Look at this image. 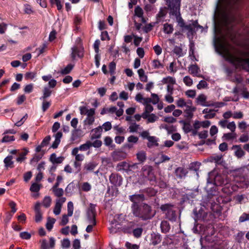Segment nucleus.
<instances>
[{
  "instance_id": "obj_1",
  "label": "nucleus",
  "mask_w": 249,
  "mask_h": 249,
  "mask_svg": "<svg viewBox=\"0 0 249 249\" xmlns=\"http://www.w3.org/2000/svg\"><path fill=\"white\" fill-rule=\"evenodd\" d=\"M239 0H219L213 16L214 38L213 42L216 52L222 56L217 49L218 40L229 47L231 53L238 51L233 49L227 42V36L231 37L230 34L232 30L234 18L231 10Z\"/></svg>"
},
{
  "instance_id": "obj_2",
  "label": "nucleus",
  "mask_w": 249,
  "mask_h": 249,
  "mask_svg": "<svg viewBox=\"0 0 249 249\" xmlns=\"http://www.w3.org/2000/svg\"><path fill=\"white\" fill-rule=\"evenodd\" d=\"M217 49L226 60L236 67L249 71V46L247 47L246 50L235 51L231 53L229 47L222 44L219 39Z\"/></svg>"
},
{
  "instance_id": "obj_3",
  "label": "nucleus",
  "mask_w": 249,
  "mask_h": 249,
  "mask_svg": "<svg viewBox=\"0 0 249 249\" xmlns=\"http://www.w3.org/2000/svg\"><path fill=\"white\" fill-rule=\"evenodd\" d=\"M229 182L230 180L226 174H218L216 170H213L208 174L205 189L209 196H215L217 194L215 185H225Z\"/></svg>"
},
{
  "instance_id": "obj_4",
  "label": "nucleus",
  "mask_w": 249,
  "mask_h": 249,
  "mask_svg": "<svg viewBox=\"0 0 249 249\" xmlns=\"http://www.w3.org/2000/svg\"><path fill=\"white\" fill-rule=\"evenodd\" d=\"M180 2V0H175L174 3H170L168 6L171 10V13L172 15H175L176 17L178 25L182 28L183 31H187L189 34H193L196 30H197L198 28H201L202 27L198 25L196 20L192 21L191 23L187 24H185L183 19L180 17L179 12Z\"/></svg>"
},
{
  "instance_id": "obj_5",
  "label": "nucleus",
  "mask_w": 249,
  "mask_h": 249,
  "mask_svg": "<svg viewBox=\"0 0 249 249\" xmlns=\"http://www.w3.org/2000/svg\"><path fill=\"white\" fill-rule=\"evenodd\" d=\"M133 214L136 217H138L142 220H147L151 218L154 215L152 213L150 206L146 204H143L139 206V207L133 206Z\"/></svg>"
},
{
  "instance_id": "obj_6",
  "label": "nucleus",
  "mask_w": 249,
  "mask_h": 249,
  "mask_svg": "<svg viewBox=\"0 0 249 249\" xmlns=\"http://www.w3.org/2000/svg\"><path fill=\"white\" fill-rule=\"evenodd\" d=\"M160 209L162 211L165 212L167 219L172 221L176 220L177 215L175 213V211L173 209V206L166 204L161 205Z\"/></svg>"
},
{
  "instance_id": "obj_7",
  "label": "nucleus",
  "mask_w": 249,
  "mask_h": 249,
  "mask_svg": "<svg viewBox=\"0 0 249 249\" xmlns=\"http://www.w3.org/2000/svg\"><path fill=\"white\" fill-rule=\"evenodd\" d=\"M71 56L74 60L76 58H81L83 56V48L79 42L76 45L71 48Z\"/></svg>"
},
{
  "instance_id": "obj_8",
  "label": "nucleus",
  "mask_w": 249,
  "mask_h": 249,
  "mask_svg": "<svg viewBox=\"0 0 249 249\" xmlns=\"http://www.w3.org/2000/svg\"><path fill=\"white\" fill-rule=\"evenodd\" d=\"M130 200L133 203L131 206L132 212L133 211V206L139 207V205L144 199V196L142 194H135L129 196Z\"/></svg>"
},
{
  "instance_id": "obj_9",
  "label": "nucleus",
  "mask_w": 249,
  "mask_h": 249,
  "mask_svg": "<svg viewBox=\"0 0 249 249\" xmlns=\"http://www.w3.org/2000/svg\"><path fill=\"white\" fill-rule=\"evenodd\" d=\"M95 205L90 204L89 207L87 212V218L89 223L96 224L95 215Z\"/></svg>"
},
{
  "instance_id": "obj_10",
  "label": "nucleus",
  "mask_w": 249,
  "mask_h": 249,
  "mask_svg": "<svg viewBox=\"0 0 249 249\" xmlns=\"http://www.w3.org/2000/svg\"><path fill=\"white\" fill-rule=\"evenodd\" d=\"M123 219L124 216L122 214L115 216L114 221H111V227L109 228L110 232L115 233L117 231L118 229H119L120 228L118 227L117 229L116 226L120 225L121 222H120V220Z\"/></svg>"
},
{
  "instance_id": "obj_11",
  "label": "nucleus",
  "mask_w": 249,
  "mask_h": 249,
  "mask_svg": "<svg viewBox=\"0 0 249 249\" xmlns=\"http://www.w3.org/2000/svg\"><path fill=\"white\" fill-rule=\"evenodd\" d=\"M126 153L121 150H117L111 153V157L115 161L121 160L126 158Z\"/></svg>"
},
{
  "instance_id": "obj_12",
  "label": "nucleus",
  "mask_w": 249,
  "mask_h": 249,
  "mask_svg": "<svg viewBox=\"0 0 249 249\" xmlns=\"http://www.w3.org/2000/svg\"><path fill=\"white\" fill-rule=\"evenodd\" d=\"M66 198L64 197H62L56 199L53 210V213L54 214L58 215L60 213L62 205L66 201Z\"/></svg>"
},
{
  "instance_id": "obj_13",
  "label": "nucleus",
  "mask_w": 249,
  "mask_h": 249,
  "mask_svg": "<svg viewBox=\"0 0 249 249\" xmlns=\"http://www.w3.org/2000/svg\"><path fill=\"white\" fill-rule=\"evenodd\" d=\"M40 242L41 249H53L55 244V240L53 237H51L50 238L49 246H48L47 240L46 239L42 240Z\"/></svg>"
},
{
  "instance_id": "obj_14",
  "label": "nucleus",
  "mask_w": 249,
  "mask_h": 249,
  "mask_svg": "<svg viewBox=\"0 0 249 249\" xmlns=\"http://www.w3.org/2000/svg\"><path fill=\"white\" fill-rule=\"evenodd\" d=\"M80 114L81 115H86L87 117H95V109H89L86 107H80L79 108Z\"/></svg>"
},
{
  "instance_id": "obj_15",
  "label": "nucleus",
  "mask_w": 249,
  "mask_h": 249,
  "mask_svg": "<svg viewBox=\"0 0 249 249\" xmlns=\"http://www.w3.org/2000/svg\"><path fill=\"white\" fill-rule=\"evenodd\" d=\"M110 183L115 186H120L122 183V178L115 174H111L109 176Z\"/></svg>"
},
{
  "instance_id": "obj_16",
  "label": "nucleus",
  "mask_w": 249,
  "mask_h": 249,
  "mask_svg": "<svg viewBox=\"0 0 249 249\" xmlns=\"http://www.w3.org/2000/svg\"><path fill=\"white\" fill-rule=\"evenodd\" d=\"M211 124V122L209 121H204L200 122L196 121L194 124V127L196 130H198L201 127L203 128H207Z\"/></svg>"
},
{
  "instance_id": "obj_17",
  "label": "nucleus",
  "mask_w": 249,
  "mask_h": 249,
  "mask_svg": "<svg viewBox=\"0 0 249 249\" xmlns=\"http://www.w3.org/2000/svg\"><path fill=\"white\" fill-rule=\"evenodd\" d=\"M196 109V107L193 106L192 104H189L185 107V109L184 110L185 117L188 118H192L193 116V113Z\"/></svg>"
},
{
  "instance_id": "obj_18",
  "label": "nucleus",
  "mask_w": 249,
  "mask_h": 249,
  "mask_svg": "<svg viewBox=\"0 0 249 249\" xmlns=\"http://www.w3.org/2000/svg\"><path fill=\"white\" fill-rule=\"evenodd\" d=\"M95 121V117H86L84 121L83 128L86 130H89L91 128V125Z\"/></svg>"
},
{
  "instance_id": "obj_19",
  "label": "nucleus",
  "mask_w": 249,
  "mask_h": 249,
  "mask_svg": "<svg viewBox=\"0 0 249 249\" xmlns=\"http://www.w3.org/2000/svg\"><path fill=\"white\" fill-rule=\"evenodd\" d=\"M49 159L53 164H55L62 163L64 160V158L62 156L57 157L55 153H53L51 155Z\"/></svg>"
},
{
  "instance_id": "obj_20",
  "label": "nucleus",
  "mask_w": 249,
  "mask_h": 249,
  "mask_svg": "<svg viewBox=\"0 0 249 249\" xmlns=\"http://www.w3.org/2000/svg\"><path fill=\"white\" fill-rule=\"evenodd\" d=\"M78 152L77 148H73L71 151V154L75 157V160L82 162L84 160L85 156L83 154L78 153Z\"/></svg>"
},
{
  "instance_id": "obj_21",
  "label": "nucleus",
  "mask_w": 249,
  "mask_h": 249,
  "mask_svg": "<svg viewBox=\"0 0 249 249\" xmlns=\"http://www.w3.org/2000/svg\"><path fill=\"white\" fill-rule=\"evenodd\" d=\"M102 132V128L101 126L93 129L91 130V139L99 138L101 136Z\"/></svg>"
},
{
  "instance_id": "obj_22",
  "label": "nucleus",
  "mask_w": 249,
  "mask_h": 249,
  "mask_svg": "<svg viewBox=\"0 0 249 249\" xmlns=\"http://www.w3.org/2000/svg\"><path fill=\"white\" fill-rule=\"evenodd\" d=\"M192 102L190 100L186 101L185 99L182 98H179L176 102L177 107L181 108L185 107L189 104H192Z\"/></svg>"
},
{
  "instance_id": "obj_23",
  "label": "nucleus",
  "mask_w": 249,
  "mask_h": 249,
  "mask_svg": "<svg viewBox=\"0 0 249 249\" xmlns=\"http://www.w3.org/2000/svg\"><path fill=\"white\" fill-rule=\"evenodd\" d=\"M135 100L143 105L151 103V99L150 98H144L141 93L137 94L135 96Z\"/></svg>"
},
{
  "instance_id": "obj_24",
  "label": "nucleus",
  "mask_w": 249,
  "mask_h": 249,
  "mask_svg": "<svg viewBox=\"0 0 249 249\" xmlns=\"http://www.w3.org/2000/svg\"><path fill=\"white\" fill-rule=\"evenodd\" d=\"M97 165V163L94 161H91L86 163L84 165V170L87 172L92 171Z\"/></svg>"
},
{
  "instance_id": "obj_25",
  "label": "nucleus",
  "mask_w": 249,
  "mask_h": 249,
  "mask_svg": "<svg viewBox=\"0 0 249 249\" xmlns=\"http://www.w3.org/2000/svg\"><path fill=\"white\" fill-rule=\"evenodd\" d=\"M188 171L187 169L182 167H178L175 171V174L177 177L179 178H182L186 175Z\"/></svg>"
},
{
  "instance_id": "obj_26",
  "label": "nucleus",
  "mask_w": 249,
  "mask_h": 249,
  "mask_svg": "<svg viewBox=\"0 0 249 249\" xmlns=\"http://www.w3.org/2000/svg\"><path fill=\"white\" fill-rule=\"evenodd\" d=\"M160 235L159 234L152 233L151 235V243L153 245H156L161 242Z\"/></svg>"
},
{
  "instance_id": "obj_27",
  "label": "nucleus",
  "mask_w": 249,
  "mask_h": 249,
  "mask_svg": "<svg viewBox=\"0 0 249 249\" xmlns=\"http://www.w3.org/2000/svg\"><path fill=\"white\" fill-rule=\"evenodd\" d=\"M161 82V84H167V85H175L176 84V79L173 77L167 76L163 78Z\"/></svg>"
},
{
  "instance_id": "obj_28",
  "label": "nucleus",
  "mask_w": 249,
  "mask_h": 249,
  "mask_svg": "<svg viewBox=\"0 0 249 249\" xmlns=\"http://www.w3.org/2000/svg\"><path fill=\"white\" fill-rule=\"evenodd\" d=\"M210 161L216 164H221L223 162L222 156L221 155H214L210 158Z\"/></svg>"
},
{
  "instance_id": "obj_29",
  "label": "nucleus",
  "mask_w": 249,
  "mask_h": 249,
  "mask_svg": "<svg viewBox=\"0 0 249 249\" xmlns=\"http://www.w3.org/2000/svg\"><path fill=\"white\" fill-rule=\"evenodd\" d=\"M148 142L147 143V146L149 147H151L153 146H156L158 145V139L155 136H151L150 137L148 138Z\"/></svg>"
},
{
  "instance_id": "obj_30",
  "label": "nucleus",
  "mask_w": 249,
  "mask_h": 249,
  "mask_svg": "<svg viewBox=\"0 0 249 249\" xmlns=\"http://www.w3.org/2000/svg\"><path fill=\"white\" fill-rule=\"evenodd\" d=\"M52 94V90L47 87L44 88L43 90V95L40 97V100H44L49 97Z\"/></svg>"
},
{
  "instance_id": "obj_31",
  "label": "nucleus",
  "mask_w": 249,
  "mask_h": 249,
  "mask_svg": "<svg viewBox=\"0 0 249 249\" xmlns=\"http://www.w3.org/2000/svg\"><path fill=\"white\" fill-rule=\"evenodd\" d=\"M189 72L194 76H198L200 70L196 65H192L189 67Z\"/></svg>"
},
{
  "instance_id": "obj_32",
  "label": "nucleus",
  "mask_w": 249,
  "mask_h": 249,
  "mask_svg": "<svg viewBox=\"0 0 249 249\" xmlns=\"http://www.w3.org/2000/svg\"><path fill=\"white\" fill-rule=\"evenodd\" d=\"M129 167V165L128 163H127L125 161H122L121 162H119L117 166H116V169L118 171H121V170H127Z\"/></svg>"
},
{
  "instance_id": "obj_33",
  "label": "nucleus",
  "mask_w": 249,
  "mask_h": 249,
  "mask_svg": "<svg viewBox=\"0 0 249 249\" xmlns=\"http://www.w3.org/2000/svg\"><path fill=\"white\" fill-rule=\"evenodd\" d=\"M151 65L153 69H159L163 67V65L158 59L152 60Z\"/></svg>"
},
{
  "instance_id": "obj_34",
  "label": "nucleus",
  "mask_w": 249,
  "mask_h": 249,
  "mask_svg": "<svg viewBox=\"0 0 249 249\" xmlns=\"http://www.w3.org/2000/svg\"><path fill=\"white\" fill-rule=\"evenodd\" d=\"M129 131L131 133L137 132L139 130H142V128L140 125L136 123L132 124L128 128Z\"/></svg>"
},
{
  "instance_id": "obj_35",
  "label": "nucleus",
  "mask_w": 249,
  "mask_h": 249,
  "mask_svg": "<svg viewBox=\"0 0 249 249\" xmlns=\"http://www.w3.org/2000/svg\"><path fill=\"white\" fill-rule=\"evenodd\" d=\"M13 157L12 156H8L6 157L4 160V163L6 168H12L14 162L12 160Z\"/></svg>"
},
{
  "instance_id": "obj_36",
  "label": "nucleus",
  "mask_w": 249,
  "mask_h": 249,
  "mask_svg": "<svg viewBox=\"0 0 249 249\" xmlns=\"http://www.w3.org/2000/svg\"><path fill=\"white\" fill-rule=\"evenodd\" d=\"M138 74L139 78L142 82H146L147 81V76L145 74L144 71L142 69H140L138 71Z\"/></svg>"
},
{
  "instance_id": "obj_37",
  "label": "nucleus",
  "mask_w": 249,
  "mask_h": 249,
  "mask_svg": "<svg viewBox=\"0 0 249 249\" xmlns=\"http://www.w3.org/2000/svg\"><path fill=\"white\" fill-rule=\"evenodd\" d=\"M163 32L167 34H171L174 30L173 26L171 24L165 23L163 25Z\"/></svg>"
},
{
  "instance_id": "obj_38",
  "label": "nucleus",
  "mask_w": 249,
  "mask_h": 249,
  "mask_svg": "<svg viewBox=\"0 0 249 249\" xmlns=\"http://www.w3.org/2000/svg\"><path fill=\"white\" fill-rule=\"evenodd\" d=\"M52 190L54 193V195L57 197H60L63 196L64 191L63 189L58 188V187H53Z\"/></svg>"
},
{
  "instance_id": "obj_39",
  "label": "nucleus",
  "mask_w": 249,
  "mask_h": 249,
  "mask_svg": "<svg viewBox=\"0 0 249 249\" xmlns=\"http://www.w3.org/2000/svg\"><path fill=\"white\" fill-rule=\"evenodd\" d=\"M91 147V142L90 141L87 142L81 145L78 147H75V148H77L78 151H85L88 150Z\"/></svg>"
},
{
  "instance_id": "obj_40",
  "label": "nucleus",
  "mask_w": 249,
  "mask_h": 249,
  "mask_svg": "<svg viewBox=\"0 0 249 249\" xmlns=\"http://www.w3.org/2000/svg\"><path fill=\"white\" fill-rule=\"evenodd\" d=\"M160 228L162 232L164 233L167 232L170 228L169 223L166 221H163L161 222Z\"/></svg>"
},
{
  "instance_id": "obj_41",
  "label": "nucleus",
  "mask_w": 249,
  "mask_h": 249,
  "mask_svg": "<svg viewBox=\"0 0 249 249\" xmlns=\"http://www.w3.org/2000/svg\"><path fill=\"white\" fill-rule=\"evenodd\" d=\"M166 11L165 10L161 9L158 13L157 16V22L159 23L163 20L164 17L166 15Z\"/></svg>"
},
{
  "instance_id": "obj_42",
  "label": "nucleus",
  "mask_w": 249,
  "mask_h": 249,
  "mask_svg": "<svg viewBox=\"0 0 249 249\" xmlns=\"http://www.w3.org/2000/svg\"><path fill=\"white\" fill-rule=\"evenodd\" d=\"M198 103L202 106H207L206 104V96L204 94H200L197 98Z\"/></svg>"
},
{
  "instance_id": "obj_43",
  "label": "nucleus",
  "mask_w": 249,
  "mask_h": 249,
  "mask_svg": "<svg viewBox=\"0 0 249 249\" xmlns=\"http://www.w3.org/2000/svg\"><path fill=\"white\" fill-rule=\"evenodd\" d=\"M55 222V219L53 218L48 217L46 224V227L47 230L51 231L53 227V225Z\"/></svg>"
},
{
  "instance_id": "obj_44",
  "label": "nucleus",
  "mask_w": 249,
  "mask_h": 249,
  "mask_svg": "<svg viewBox=\"0 0 249 249\" xmlns=\"http://www.w3.org/2000/svg\"><path fill=\"white\" fill-rule=\"evenodd\" d=\"M137 158L141 162H143L146 158V153L144 151H141L137 154Z\"/></svg>"
},
{
  "instance_id": "obj_45",
  "label": "nucleus",
  "mask_w": 249,
  "mask_h": 249,
  "mask_svg": "<svg viewBox=\"0 0 249 249\" xmlns=\"http://www.w3.org/2000/svg\"><path fill=\"white\" fill-rule=\"evenodd\" d=\"M160 127L166 130L169 133H171L176 130L175 127L172 124H164L161 125Z\"/></svg>"
},
{
  "instance_id": "obj_46",
  "label": "nucleus",
  "mask_w": 249,
  "mask_h": 249,
  "mask_svg": "<svg viewBox=\"0 0 249 249\" xmlns=\"http://www.w3.org/2000/svg\"><path fill=\"white\" fill-rule=\"evenodd\" d=\"M51 202V198L49 196H46L43 199L42 204L45 207L48 208L50 206Z\"/></svg>"
},
{
  "instance_id": "obj_47",
  "label": "nucleus",
  "mask_w": 249,
  "mask_h": 249,
  "mask_svg": "<svg viewBox=\"0 0 249 249\" xmlns=\"http://www.w3.org/2000/svg\"><path fill=\"white\" fill-rule=\"evenodd\" d=\"M183 81L185 85L188 87H191L193 84L192 79L189 76H185L183 78Z\"/></svg>"
},
{
  "instance_id": "obj_48",
  "label": "nucleus",
  "mask_w": 249,
  "mask_h": 249,
  "mask_svg": "<svg viewBox=\"0 0 249 249\" xmlns=\"http://www.w3.org/2000/svg\"><path fill=\"white\" fill-rule=\"evenodd\" d=\"M135 15L139 18H142L143 12V10L140 6H137L135 9Z\"/></svg>"
},
{
  "instance_id": "obj_49",
  "label": "nucleus",
  "mask_w": 249,
  "mask_h": 249,
  "mask_svg": "<svg viewBox=\"0 0 249 249\" xmlns=\"http://www.w3.org/2000/svg\"><path fill=\"white\" fill-rule=\"evenodd\" d=\"M236 149L235 151V155L238 158H240L245 155L244 151L240 147L236 146Z\"/></svg>"
},
{
  "instance_id": "obj_50",
  "label": "nucleus",
  "mask_w": 249,
  "mask_h": 249,
  "mask_svg": "<svg viewBox=\"0 0 249 249\" xmlns=\"http://www.w3.org/2000/svg\"><path fill=\"white\" fill-rule=\"evenodd\" d=\"M47 48L46 44H43L42 46H40L36 50V52H37V56H39L41 54L43 53L45 49Z\"/></svg>"
},
{
  "instance_id": "obj_51",
  "label": "nucleus",
  "mask_w": 249,
  "mask_h": 249,
  "mask_svg": "<svg viewBox=\"0 0 249 249\" xmlns=\"http://www.w3.org/2000/svg\"><path fill=\"white\" fill-rule=\"evenodd\" d=\"M6 133H4V136H3L1 142H12L15 140L14 137L13 136H8L6 135Z\"/></svg>"
},
{
  "instance_id": "obj_52",
  "label": "nucleus",
  "mask_w": 249,
  "mask_h": 249,
  "mask_svg": "<svg viewBox=\"0 0 249 249\" xmlns=\"http://www.w3.org/2000/svg\"><path fill=\"white\" fill-rule=\"evenodd\" d=\"M174 53L178 56H181L184 55L182 49L179 46H176L174 49Z\"/></svg>"
},
{
  "instance_id": "obj_53",
  "label": "nucleus",
  "mask_w": 249,
  "mask_h": 249,
  "mask_svg": "<svg viewBox=\"0 0 249 249\" xmlns=\"http://www.w3.org/2000/svg\"><path fill=\"white\" fill-rule=\"evenodd\" d=\"M144 175L146 174L147 176L152 174V167L150 166H145L142 168Z\"/></svg>"
},
{
  "instance_id": "obj_54",
  "label": "nucleus",
  "mask_w": 249,
  "mask_h": 249,
  "mask_svg": "<svg viewBox=\"0 0 249 249\" xmlns=\"http://www.w3.org/2000/svg\"><path fill=\"white\" fill-rule=\"evenodd\" d=\"M30 190L33 192H38L40 190V185L36 183H33L30 187Z\"/></svg>"
},
{
  "instance_id": "obj_55",
  "label": "nucleus",
  "mask_w": 249,
  "mask_h": 249,
  "mask_svg": "<svg viewBox=\"0 0 249 249\" xmlns=\"http://www.w3.org/2000/svg\"><path fill=\"white\" fill-rule=\"evenodd\" d=\"M73 205L72 202L70 201L68 203V216H71L73 214Z\"/></svg>"
},
{
  "instance_id": "obj_56",
  "label": "nucleus",
  "mask_w": 249,
  "mask_h": 249,
  "mask_svg": "<svg viewBox=\"0 0 249 249\" xmlns=\"http://www.w3.org/2000/svg\"><path fill=\"white\" fill-rule=\"evenodd\" d=\"M116 64L114 62H111L109 64V72L111 75H114L115 73Z\"/></svg>"
},
{
  "instance_id": "obj_57",
  "label": "nucleus",
  "mask_w": 249,
  "mask_h": 249,
  "mask_svg": "<svg viewBox=\"0 0 249 249\" xmlns=\"http://www.w3.org/2000/svg\"><path fill=\"white\" fill-rule=\"evenodd\" d=\"M180 123L183 124V129L186 133H188L191 131V127L189 123H186L184 121H181Z\"/></svg>"
},
{
  "instance_id": "obj_58",
  "label": "nucleus",
  "mask_w": 249,
  "mask_h": 249,
  "mask_svg": "<svg viewBox=\"0 0 249 249\" xmlns=\"http://www.w3.org/2000/svg\"><path fill=\"white\" fill-rule=\"evenodd\" d=\"M208 86L207 83L204 80H201L199 83L197 85L196 87L198 89H204L207 88Z\"/></svg>"
},
{
  "instance_id": "obj_59",
  "label": "nucleus",
  "mask_w": 249,
  "mask_h": 249,
  "mask_svg": "<svg viewBox=\"0 0 249 249\" xmlns=\"http://www.w3.org/2000/svg\"><path fill=\"white\" fill-rule=\"evenodd\" d=\"M101 127L102 128V130L104 129L105 131H107L111 129L112 125L110 122H107L105 123Z\"/></svg>"
},
{
  "instance_id": "obj_60",
  "label": "nucleus",
  "mask_w": 249,
  "mask_h": 249,
  "mask_svg": "<svg viewBox=\"0 0 249 249\" xmlns=\"http://www.w3.org/2000/svg\"><path fill=\"white\" fill-rule=\"evenodd\" d=\"M61 246L63 248H69L70 246V241L68 239H64L61 241Z\"/></svg>"
},
{
  "instance_id": "obj_61",
  "label": "nucleus",
  "mask_w": 249,
  "mask_h": 249,
  "mask_svg": "<svg viewBox=\"0 0 249 249\" xmlns=\"http://www.w3.org/2000/svg\"><path fill=\"white\" fill-rule=\"evenodd\" d=\"M186 95L190 98H194L196 95V92L195 90L189 89L185 92Z\"/></svg>"
},
{
  "instance_id": "obj_62",
  "label": "nucleus",
  "mask_w": 249,
  "mask_h": 249,
  "mask_svg": "<svg viewBox=\"0 0 249 249\" xmlns=\"http://www.w3.org/2000/svg\"><path fill=\"white\" fill-rule=\"evenodd\" d=\"M36 76V73L34 72H28L25 75V78L27 80H32Z\"/></svg>"
},
{
  "instance_id": "obj_63",
  "label": "nucleus",
  "mask_w": 249,
  "mask_h": 249,
  "mask_svg": "<svg viewBox=\"0 0 249 249\" xmlns=\"http://www.w3.org/2000/svg\"><path fill=\"white\" fill-rule=\"evenodd\" d=\"M125 247L127 249H139V246L137 244H132L131 243L127 242L125 243Z\"/></svg>"
},
{
  "instance_id": "obj_64",
  "label": "nucleus",
  "mask_w": 249,
  "mask_h": 249,
  "mask_svg": "<svg viewBox=\"0 0 249 249\" xmlns=\"http://www.w3.org/2000/svg\"><path fill=\"white\" fill-rule=\"evenodd\" d=\"M239 222H244L246 221L249 220V213H244L239 218Z\"/></svg>"
}]
</instances>
